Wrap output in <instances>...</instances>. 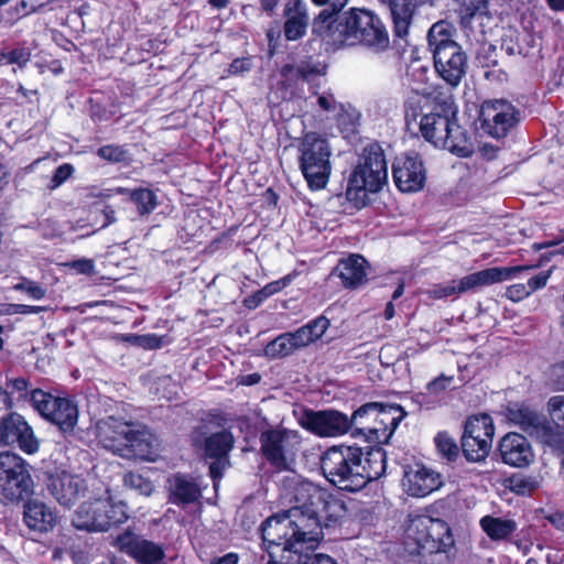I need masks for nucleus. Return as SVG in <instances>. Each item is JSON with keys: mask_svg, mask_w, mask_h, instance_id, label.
I'll return each mask as SVG.
<instances>
[{"mask_svg": "<svg viewBox=\"0 0 564 564\" xmlns=\"http://www.w3.org/2000/svg\"><path fill=\"white\" fill-rule=\"evenodd\" d=\"M286 496L294 506L269 517L261 525L262 540L269 546L286 549L317 546L323 539L319 506L325 491L311 481L289 479Z\"/></svg>", "mask_w": 564, "mask_h": 564, "instance_id": "f257e3e1", "label": "nucleus"}, {"mask_svg": "<svg viewBox=\"0 0 564 564\" xmlns=\"http://www.w3.org/2000/svg\"><path fill=\"white\" fill-rule=\"evenodd\" d=\"M336 12L322 10L313 24V31L333 50L361 44L381 52L389 46L388 32L371 11L352 8L341 14Z\"/></svg>", "mask_w": 564, "mask_h": 564, "instance_id": "f03ea898", "label": "nucleus"}, {"mask_svg": "<svg viewBox=\"0 0 564 564\" xmlns=\"http://www.w3.org/2000/svg\"><path fill=\"white\" fill-rule=\"evenodd\" d=\"M388 178L384 153L378 145L366 149L362 161L351 173L346 189L347 199L360 208L367 204L368 194L379 192Z\"/></svg>", "mask_w": 564, "mask_h": 564, "instance_id": "7ed1b4c3", "label": "nucleus"}, {"mask_svg": "<svg viewBox=\"0 0 564 564\" xmlns=\"http://www.w3.org/2000/svg\"><path fill=\"white\" fill-rule=\"evenodd\" d=\"M404 416L399 405L367 403L351 416L352 434L364 435L369 442L387 443Z\"/></svg>", "mask_w": 564, "mask_h": 564, "instance_id": "20e7f679", "label": "nucleus"}, {"mask_svg": "<svg viewBox=\"0 0 564 564\" xmlns=\"http://www.w3.org/2000/svg\"><path fill=\"white\" fill-rule=\"evenodd\" d=\"M362 448L334 446L322 456V470L325 478L341 490L357 491L364 487L360 458Z\"/></svg>", "mask_w": 564, "mask_h": 564, "instance_id": "39448f33", "label": "nucleus"}, {"mask_svg": "<svg viewBox=\"0 0 564 564\" xmlns=\"http://www.w3.org/2000/svg\"><path fill=\"white\" fill-rule=\"evenodd\" d=\"M332 148L317 133H306L299 144V166L313 191L326 187L332 173Z\"/></svg>", "mask_w": 564, "mask_h": 564, "instance_id": "423d86ee", "label": "nucleus"}, {"mask_svg": "<svg viewBox=\"0 0 564 564\" xmlns=\"http://www.w3.org/2000/svg\"><path fill=\"white\" fill-rule=\"evenodd\" d=\"M406 543L414 544L417 553H445L454 545L449 527L444 520L416 516L405 531Z\"/></svg>", "mask_w": 564, "mask_h": 564, "instance_id": "0eeeda50", "label": "nucleus"}, {"mask_svg": "<svg viewBox=\"0 0 564 564\" xmlns=\"http://www.w3.org/2000/svg\"><path fill=\"white\" fill-rule=\"evenodd\" d=\"M33 480L25 462L17 454H0V502H19L32 492Z\"/></svg>", "mask_w": 564, "mask_h": 564, "instance_id": "6e6552de", "label": "nucleus"}, {"mask_svg": "<svg viewBox=\"0 0 564 564\" xmlns=\"http://www.w3.org/2000/svg\"><path fill=\"white\" fill-rule=\"evenodd\" d=\"M111 436L108 451L124 458L154 462L158 457L156 440L145 430L133 429L129 423H119Z\"/></svg>", "mask_w": 564, "mask_h": 564, "instance_id": "1a4fd4ad", "label": "nucleus"}, {"mask_svg": "<svg viewBox=\"0 0 564 564\" xmlns=\"http://www.w3.org/2000/svg\"><path fill=\"white\" fill-rule=\"evenodd\" d=\"M30 401L35 411L61 432L74 431L78 421V406L74 400L35 389L31 391Z\"/></svg>", "mask_w": 564, "mask_h": 564, "instance_id": "9d476101", "label": "nucleus"}, {"mask_svg": "<svg viewBox=\"0 0 564 564\" xmlns=\"http://www.w3.org/2000/svg\"><path fill=\"white\" fill-rule=\"evenodd\" d=\"M261 451L269 463L279 470H288L301 444L297 431L275 429L263 432L260 437Z\"/></svg>", "mask_w": 564, "mask_h": 564, "instance_id": "9b49d317", "label": "nucleus"}, {"mask_svg": "<svg viewBox=\"0 0 564 564\" xmlns=\"http://www.w3.org/2000/svg\"><path fill=\"white\" fill-rule=\"evenodd\" d=\"M495 434L494 421L488 414L470 416L462 437V449L469 462H481L490 453Z\"/></svg>", "mask_w": 564, "mask_h": 564, "instance_id": "f8f14e48", "label": "nucleus"}, {"mask_svg": "<svg viewBox=\"0 0 564 564\" xmlns=\"http://www.w3.org/2000/svg\"><path fill=\"white\" fill-rule=\"evenodd\" d=\"M514 106L503 99L485 101L480 109L481 129L494 138H503L518 122Z\"/></svg>", "mask_w": 564, "mask_h": 564, "instance_id": "ddd939ff", "label": "nucleus"}, {"mask_svg": "<svg viewBox=\"0 0 564 564\" xmlns=\"http://www.w3.org/2000/svg\"><path fill=\"white\" fill-rule=\"evenodd\" d=\"M26 453L39 451V441L22 415L10 412L0 420V445H14Z\"/></svg>", "mask_w": 564, "mask_h": 564, "instance_id": "4468645a", "label": "nucleus"}, {"mask_svg": "<svg viewBox=\"0 0 564 564\" xmlns=\"http://www.w3.org/2000/svg\"><path fill=\"white\" fill-rule=\"evenodd\" d=\"M304 429L322 437H335L352 429L351 419L337 411H308L301 419Z\"/></svg>", "mask_w": 564, "mask_h": 564, "instance_id": "2eb2a0df", "label": "nucleus"}, {"mask_svg": "<svg viewBox=\"0 0 564 564\" xmlns=\"http://www.w3.org/2000/svg\"><path fill=\"white\" fill-rule=\"evenodd\" d=\"M113 545L139 564H158L164 558V550L160 544L145 540L131 531L116 536Z\"/></svg>", "mask_w": 564, "mask_h": 564, "instance_id": "dca6fc26", "label": "nucleus"}, {"mask_svg": "<svg viewBox=\"0 0 564 564\" xmlns=\"http://www.w3.org/2000/svg\"><path fill=\"white\" fill-rule=\"evenodd\" d=\"M397 187L403 193H415L423 188L426 175L422 161L416 154L397 158L392 166Z\"/></svg>", "mask_w": 564, "mask_h": 564, "instance_id": "f3484780", "label": "nucleus"}, {"mask_svg": "<svg viewBox=\"0 0 564 564\" xmlns=\"http://www.w3.org/2000/svg\"><path fill=\"white\" fill-rule=\"evenodd\" d=\"M404 490L412 497H425L442 486V476L421 464L409 466L402 479Z\"/></svg>", "mask_w": 564, "mask_h": 564, "instance_id": "a211bd4d", "label": "nucleus"}, {"mask_svg": "<svg viewBox=\"0 0 564 564\" xmlns=\"http://www.w3.org/2000/svg\"><path fill=\"white\" fill-rule=\"evenodd\" d=\"M47 489L61 506L72 507L86 491L87 485L80 476L62 471L50 477Z\"/></svg>", "mask_w": 564, "mask_h": 564, "instance_id": "6ab92c4d", "label": "nucleus"}, {"mask_svg": "<svg viewBox=\"0 0 564 564\" xmlns=\"http://www.w3.org/2000/svg\"><path fill=\"white\" fill-rule=\"evenodd\" d=\"M509 419L519 425L530 436L550 444L553 438V427L546 419L527 405H517L509 410Z\"/></svg>", "mask_w": 564, "mask_h": 564, "instance_id": "aec40b11", "label": "nucleus"}, {"mask_svg": "<svg viewBox=\"0 0 564 564\" xmlns=\"http://www.w3.org/2000/svg\"><path fill=\"white\" fill-rule=\"evenodd\" d=\"M533 267L531 265L488 268L463 276L460 285H463L465 292H468L477 288L489 286L520 278L523 272L529 271Z\"/></svg>", "mask_w": 564, "mask_h": 564, "instance_id": "412c9836", "label": "nucleus"}, {"mask_svg": "<svg viewBox=\"0 0 564 564\" xmlns=\"http://www.w3.org/2000/svg\"><path fill=\"white\" fill-rule=\"evenodd\" d=\"M435 69L438 75L452 87H456L465 76L467 57L462 47L451 46L447 51H440L433 55Z\"/></svg>", "mask_w": 564, "mask_h": 564, "instance_id": "4be33fe9", "label": "nucleus"}, {"mask_svg": "<svg viewBox=\"0 0 564 564\" xmlns=\"http://www.w3.org/2000/svg\"><path fill=\"white\" fill-rule=\"evenodd\" d=\"M499 452L502 462L512 467H527L534 459L531 444L519 433L506 434L499 443Z\"/></svg>", "mask_w": 564, "mask_h": 564, "instance_id": "5701e85b", "label": "nucleus"}, {"mask_svg": "<svg viewBox=\"0 0 564 564\" xmlns=\"http://www.w3.org/2000/svg\"><path fill=\"white\" fill-rule=\"evenodd\" d=\"M77 530L102 532L106 530V501L96 499L83 502L72 519Z\"/></svg>", "mask_w": 564, "mask_h": 564, "instance_id": "b1692460", "label": "nucleus"}, {"mask_svg": "<svg viewBox=\"0 0 564 564\" xmlns=\"http://www.w3.org/2000/svg\"><path fill=\"white\" fill-rule=\"evenodd\" d=\"M23 521L30 530L46 533L56 525L57 513L45 502L30 499L24 503Z\"/></svg>", "mask_w": 564, "mask_h": 564, "instance_id": "393cba45", "label": "nucleus"}, {"mask_svg": "<svg viewBox=\"0 0 564 564\" xmlns=\"http://www.w3.org/2000/svg\"><path fill=\"white\" fill-rule=\"evenodd\" d=\"M285 23L284 35L289 41L301 39L308 25L306 3L302 0H294L286 3L284 8Z\"/></svg>", "mask_w": 564, "mask_h": 564, "instance_id": "a878e982", "label": "nucleus"}, {"mask_svg": "<svg viewBox=\"0 0 564 564\" xmlns=\"http://www.w3.org/2000/svg\"><path fill=\"white\" fill-rule=\"evenodd\" d=\"M167 489L170 492V501L175 505L192 503L202 495L198 482L194 478L182 474H175L169 477Z\"/></svg>", "mask_w": 564, "mask_h": 564, "instance_id": "bb28decb", "label": "nucleus"}, {"mask_svg": "<svg viewBox=\"0 0 564 564\" xmlns=\"http://www.w3.org/2000/svg\"><path fill=\"white\" fill-rule=\"evenodd\" d=\"M367 261L359 254L341 259L335 271L346 288H358L367 281Z\"/></svg>", "mask_w": 564, "mask_h": 564, "instance_id": "cd10ccee", "label": "nucleus"}, {"mask_svg": "<svg viewBox=\"0 0 564 564\" xmlns=\"http://www.w3.org/2000/svg\"><path fill=\"white\" fill-rule=\"evenodd\" d=\"M361 478H364V486L371 480L380 478L387 467L386 452L380 446H371L362 449V457L360 458Z\"/></svg>", "mask_w": 564, "mask_h": 564, "instance_id": "c85d7f7f", "label": "nucleus"}, {"mask_svg": "<svg viewBox=\"0 0 564 564\" xmlns=\"http://www.w3.org/2000/svg\"><path fill=\"white\" fill-rule=\"evenodd\" d=\"M388 4L394 25V33L399 37L408 35L417 0H381Z\"/></svg>", "mask_w": 564, "mask_h": 564, "instance_id": "c756f323", "label": "nucleus"}, {"mask_svg": "<svg viewBox=\"0 0 564 564\" xmlns=\"http://www.w3.org/2000/svg\"><path fill=\"white\" fill-rule=\"evenodd\" d=\"M452 122L447 116L429 113L421 118L420 130L425 140L438 148V139L447 135Z\"/></svg>", "mask_w": 564, "mask_h": 564, "instance_id": "7c9ffc66", "label": "nucleus"}, {"mask_svg": "<svg viewBox=\"0 0 564 564\" xmlns=\"http://www.w3.org/2000/svg\"><path fill=\"white\" fill-rule=\"evenodd\" d=\"M438 148L447 149L459 156H468L473 152L471 143L465 131L456 122H452L447 135L438 139Z\"/></svg>", "mask_w": 564, "mask_h": 564, "instance_id": "2f4dec72", "label": "nucleus"}, {"mask_svg": "<svg viewBox=\"0 0 564 564\" xmlns=\"http://www.w3.org/2000/svg\"><path fill=\"white\" fill-rule=\"evenodd\" d=\"M328 327L329 321L324 316H319L290 334L296 349H300L319 339Z\"/></svg>", "mask_w": 564, "mask_h": 564, "instance_id": "473e14b6", "label": "nucleus"}, {"mask_svg": "<svg viewBox=\"0 0 564 564\" xmlns=\"http://www.w3.org/2000/svg\"><path fill=\"white\" fill-rule=\"evenodd\" d=\"M454 28L445 21L434 23L429 31V46L433 55L438 54L440 51H447L451 46H458L453 39Z\"/></svg>", "mask_w": 564, "mask_h": 564, "instance_id": "72a5a7b5", "label": "nucleus"}, {"mask_svg": "<svg viewBox=\"0 0 564 564\" xmlns=\"http://www.w3.org/2000/svg\"><path fill=\"white\" fill-rule=\"evenodd\" d=\"M482 531L494 541L509 539L517 530V523L511 519L485 516L479 521Z\"/></svg>", "mask_w": 564, "mask_h": 564, "instance_id": "f704fd0d", "label": "nucleus"}, {"mask_svg": "<svg viewBox=\"0 0 564 564\" xmlns=\"http://www.w3.org/2000/svg\"><path fill=\"white\" fill-rule=\"evenodd\" d=\"M317 546L303 547L297 550L296 547H283L282 546V558L286 560V564H337L334 558L325 554H312Z\"/></svg>", "mask_w": 564, "mask_h": 564, "instance_id": "c9c22d12", "label": "nucleus"}, {"mask_svg": "<svg viewBox=\"0 0 564 564\" xmlns=\"http://www.w3.org/2000/svg\"><path fill=\"white\" fill-rule=\"evenodd\" d=\"M347 510L345 503L334 497L325 496L323 497V503L319 506V523L324 521V525L326 528L336 525L340 523L341 520L346 517ZM323 527V524H321Z\"/></svg>", "mask_w": 564, "mask_h": 564, "instance_id": "e433bc0d", "label": "nucleus"}, {"mask_svg": "<svg viewBox=\"0 0 564 564\" xmlns=\"http://www.w3.org/2000/svg\"><path fill=\"white\" fill-rule=\"evenodd\" d=\"M234 445V436L227 431L217 432L205 441V453L208 457L226 458Z\"/></svg>", "mask_w": 564, "mask_h": 564, "instance_id": "4c0bfd02", "label": "nucleus"}, {"mask_svg": "<svg viewBox=\"0 0 564 564\" xmlns=\"http://www.w3.org/2000/svg\"><path fill=\"white\" fill-rule=\"evenodd\" d=\"M296 349L290 333H284L270 341L264 348V355L270 358H283Z\"/></svg>", "mask_w": 564, "mask_h": 564, "instance_id": "58836bf2", "label": "nucleus"}, {"mask_svg": "<svg viewBox=\"0 0 564 564\" xmlns=\"http://www.w3.org/2000/svg\"><path fill=\"white\" fill-rule=\"evenodd\" d=\"M129 194L141 215L152 213L158 205L156 196L151 189L139 188L130 191Z\"/></svg>", "mask_w": 564, "mask_h": 564, "instance_id": "ea45409f", "label": "nucleus"}, {"mask_svg": "<svg viewBox=\"0 0 564 564\" xmlns=\"http://www.w3.org/2000/svg\"><path fill=\"white\" fill-rule=\"evenodd\" d=\"M459 17L463 24H468L477 14L487 13L488 0H458Z\"/></svg>", "mask_w": 564, "mask_h": 564, "instance_id": "a19ab883", "label": "nucleus"}, {"mask_svg": "<svg viewBox=\"0 0 564 564\" xmlns=\"http://www.w3.org/2000/svg\"><path fill=\"white\" fill-rule=\"evenodd\" d=\"M31 58V51L25 45H20L10 51L0 53V62L3 64H15L20 68L24 67Z\"/></svg>", "mask_w": 564, "mask_h": 564, "instance_id": "79ce46f5", "label": "nucleus"}, {"mask_svg": "<svg viewBox=\"0 0 564 564\" xmlns=\"http://www.w3.org/2000/svg\"><path fill=\"white\" fill-rule=\"evenodd\" d=\"M460 283L462 279L452 280L446 284H435L430 290H427V295L431 299L440 300L452 295L465 293V289H463V285H460Z\"/></svg>", "mask_w": 564, "mask_h": 564, "instance_id": "37998d69", "label": "nucleus"}, {"mask_svg": "<svg viewBox=\"0 0 564 564\" xmlns=\"http://www.w3.org/2000/svg\"><path fill=\"white\" fill-rule=\"evenodd\" d=\"M435 444L438 453L447 460H454L458 456L459 448L447 433H438L435 436Z\"/></svg>", "mask_w": 564, "mask_h": 564, "instance_id": "c03bdc74", "label": "nucleus"}, {"mask_svg": "<svg viewBox=\"0 0 564 564\" xmlns=\"http://www.w3.org/2000/svg\"><path fill=\"white\" fill-rule=\"evenodd\" d=\"M126 487L137 490L143 496H150L153 492V484L143 476L134 473H127L123 476Z\"/></svg>", "mask_w": 564, "mask_h": 564, "instance_id": "a18cd8bd", "label": "nucleus"}, {"mask_svg": "<svg viewBox=\"0 0 564 564\" xmlns=\"http://www.w3.org/2000/svg\"><path fill=\"white\" fill-rule=\"evenodd\" d=\"M318 107L330 113L332 118L338 119L344 111V106L335 99L334 95L330 93H323L317 97Z\"/></svg>", "mask_w": 564, "mask_h": 564, "instance_id": "49530a36", "label": "nucleus"}, {"mask_svg": "<svg viewBox=\"0 0 564 564\" xmlns=\"http://www.w3.org/2000/svg\"><path fill=\"white\" fill-rule=\"evenodd\" d=\"M547 412L552 421L564 429V395H554L547 401Z\"/></svg>", "mask_w": 564, "mask_h": 564, "instance_id": "de8ad7c7", "label": "nucleus"}, {"mask_svg": "<svg viewBox=\"0 0 564 564\" xmlns=\"http://www.w3.org/2000/svg\"><path fill=\"white\" fill-rule=\"evenodd\" d=\"M13 289L26 293L33 300H42L45 296V290L39 283L26 278H23Z\"/></svg>", "mask_w": 564, "mask_h": 564, "instance_id": "09e8293b", "label": "nucleus"}, {"mask_svg": "<svg viewBox=\"0 0 564 564\" xmlns=\"http://www.w3.org/2000/svg\"><path fill=\"white\" fill-rule=\"evenodd\" d=\"M75 169L69 163L61 164L55 171L47 185L50 189H55L64 184L74 173Z\"/></svg>", "mask_w": 564, "mask_h": 564, "instance_id": "8fccbe9b", "label": "nucleus"}, {"mask_svg": "<svg viewBox=\"0 0 564 564\" xmlns=\"http://www.w3.org/2000/svg\"><path fill=\"white\" fill-rule=\"evenodd\" d=\"M531 294L527 283H516L506 289V297L512 302H520Z\"/></svg>", "mask_w": 564, "mask_h": 564, "instance_id": "3c124183", "label": "nucleus"}, {"mask_svg": "<svg viewBox=\"0 0 564 564\" xmlns=\"http://www.w3.org/2000/svg\"><path fill=\"white\" fill-rule=\"evenodd\" d=\"M453 380L452 376L441 375L426 384V390L431 394H440L452 384Z\"/></svg>", "mask_w": 564, "mask_h": 564, "instance_id": "603ef678", "label": "nucleus"}, {"mask_svg": "<svg viewBox=\"0 0 564 564\" xmlns=\"http://www.w3.org/2000/svg\"><path fill=\"white\" fill-rule=\"evenodd\" d=\"M552 274V269L541 271L536 273L535 275L531 276L527 281L528 290H530L531 293L544 288Z\"/></svg>", "mask_w": 564, "mask_h": 564, "instance_id": "864d4df0", "label": "nucleus"}, {"mask_svg": "<svg viewBox=\"0 0 564 564\" xmlns=\"http://www.w3.org/2000/svg\"><path fill=\"white\" fill-rule=\"evenodd\" d=\"M45 308L43 306H33V305H25V304H9L7 308L4 310L6 314L14 315V314H21V315H30V314H37L43 312Z\"/></svg>", "mask_w": 564, "mask_h": 564, "instance_id": "5fc2aeb1", "label": "nucleus"}, {"mask_svg": "<svg viewBox=\"0 0 564 564\" xmlns=\"http://www.w3.org/2000/svg\"><path fill=\"white\" fill-rule=\"evenodd\" d=\"M128 519L127 512H126V505L119 503V505H111L108 508V525L110 523L118 524L122 523Z\"/></svg>", "mask_w": 564, "mask_h": 564, "instance_id": "6e6d98bb", "label": "nucleus"}, {"mask_svg": "<svg viewBox=\"0 0 564 564\" xmlns=\"http://www.w3.org/2000/svg\"><path fill=\"white\" fill-rule=\"evenodd\" d=\"M293 278H294L293 274H288V275L283 276L282 279L270 282L267 285H264L265 291H268V293L270 295H273V294L280 292L281 290H283L284 288H286L288 285H290L291 282L293 281Z\"/></svg>", "mask_w": 564, "mask_h": 564, "instance_id": "4d7b16f0", "label": "nucleus"}, {"mask_svg": "<svg viewBox=\"0 0 564 564\" xmlns=\"http://www.w3.org/2000/svg\"><path fill=\"white\" fill-rule=\"evenodd\" d=\"M67 265L70 269H73L76 273L80 274H90L94 270L93 261L86 259L73 261Z\"/></svg>", "mask_w": 564, "mask_h": 564, "instance_id": "13d9d810", "label": "nucleus"}, {"mask_svg": "<svg viewBox=\"0 0 564 564\" xmlns=\"http://www.w3.org/2000/svg\"><path fill=\"white\" fill-rule=\"evenodd\" d=\"M129 153L120 147H108V162H126Z\"/></svg>", "mask_w": 564, "mask_h": 564, "instance_id": "bf43d9fd", "label": "nucleus"}, {"mask_svg": "<svg viewBox=\"0 0 564 564\" xmlns=\"http://www.w3.org/2000/svg\"><path fill=\"white\" fill-rule=\"evenodd\" d=\"M226 467V460L224 458H217L216 462L212 463L209 466V471L212 478L215 480L214 486L217 487L216 480H218L223 476V471Z\"/></svg>", "mask_w": 564, "mask_h": 564, "instance_id": "052dcab7", "label": "nucleus"}, {"mask_svg": "<svg viewBox=\"0 0 564 564\" xmlns=\"http://www.w3.org/2000/svg\"><path fill=\"white\" fill-rule=\"evenodd\" d=\"M281 74L285 78H306V74L301 67H295L293 65H285L282 67Z\"/></svg>", "mask_w": 564, "mask_h": 564, "instance_id": "680f3d73", "label": "nucleus"}, {"mask_svg": "<svg viewBox=\"0 0 564 564\" xmlns=\"http://www.w3.org/2000/svg\"><path fill=\"white\" fill-rule=\"evenodd\" d=\"M249 68L250 64L247 59H235L229 67V73L237 75L248 70Z\"/></svg>", "mask_w": 564, "mask_h": 564, "instance_id": "e2e57ef3", "label": "nucleus"}, {"mask_svg": "<svg viewBox=\"0 0 564 564\" xmlns=\"http://www.w3.org/2000/svg\"><path fill=\"white\" fill-rule=\"evenodd\" d=\"M12 405L13 402L9 392L0 387V412L10 410Z\"/></svg>", "mask_w": 564, "mask_h": 564, "instance_id": "0e129e2a", "label": "nucleus"}, {"mask_svg": "<svg viewBox=\"0 0 564 564\" xmlns=\"http://www.w3.org/2000/svg\"><path fill=\"white\" fill-rule=\"evenodd\" d=\"M14 11L17 12V18L20 19L22 17H25L30 13H33L36 11L35 8L29 9V4L25 0H22L17 7L14 8Z\"/></svg>", "mask_w": 564, "mask_h": 564, "instance_id": "69168bd1", "label": "nucleus"}, {"mask_svg": "<svg viewBox=\"0 0 564 564\" xmlns=\"http://www.w3.org/2000/svg\"><path fill=\"white\" fill-rule=\"evenodd\" d=\"M480 152L486 159L492 160L497 156L498 149L491 144L485 143L481 145Z\"/></svg>", "mask_w": 564, "mask_h": 564, "instance_id": "338daca9", "label": "nucleus"}, {"mask_svg": "<svg viewBox=\"0 0 564 564\" xmlns=\"http://www.w3.org/2000/svg\"><path fill=\"white\" fill-rule=\"evenodd\" d=\"M215 564H238V556L234 553H229L218 558Z\"/></svg>", "mask_w": 564, "mask_h": 564, "instance_id": "774afa93", "label": "nucleus"}]
</instances>
